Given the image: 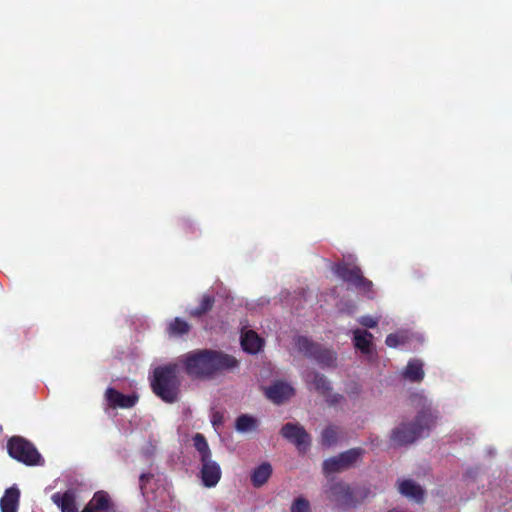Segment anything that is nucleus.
Here are the masks:
<instances>
[{
	"label": "nucleus",
	"instance_id": "obj_1",
	"mask_svg": "<svg viewBox=\"0 0 512 512\" xmlns=\"http://www.w3.org/2000/svg\"><path fill=\"white\" fill-rule=\"evenodd\" d=\"M177 363L193 379H206L217 372L233 369L238 365L235 357L210 349L190 351L180 356Z\"/></svg>",
	"mask_w": 512,
	"mask_h": 512
},
{
	"label": "nucleus",
	"instance_id": "obj_2",
	"mask_svg": "<svg viewBox=\"0 0 512 512\" xmlns=\"http://www.w3.org/2000/svg\"><path fill=\"white\" fill-rule=\"evenodd\" d=\"M179 364L170 362L154 368L150 378L152 392L163 402L173 404L179 401L182 379Z\"/></svg>",
	"mask_w": 512,
	"mask_h": 512
},
{
	"label": "nucleus",
	"instance_id": "obj_3",
	"mask_svg": "<svg viewBox=\"0 0 512 512\" xmlns=\"http://www.w3.org/2000/svg\"><path fill=\"white\" fill-rule=\"evenodd\" d=\"M437 419L431 405L424 404L414 422L401 423L391 431L390 439L396 446H407L429 434Z\"/></svg>",
	"mask_w": 512,
	"mask_h": 512
},
{
	"label": "nucleus",
	"instance_id": "obj_4",
	"mask_svg": "<svg viewBox=\"0 0 512 512\" xmlns=\"http://www.w3.org/2000/svg\"><path fill=\"white\" fill-rule=\"evenodd\" d=\"M333 272L338 278L356 289L359 293L364 294L370 299L374 298L373 283L364 277L359 266L342 261L334 265Z\"/></svg>",
	"mask_w": 512,
	"mask_h": 512
},
{
	"label": "nucleus",
	"instance_id": "obj_5",
	"mask_svg": "<svg viewBox=\"0 0 512 512\" xmlns=\"http://www.w3.org/2000/svg\"><path fill=\"white\" fill-rule=\"evenodd\" d=\"M7 453L12 459L26 466H40L44 464V458L36 446L19 435L12 436L7 440Z\"/></svg>",
	"mask_w": 512,
	"mask_h": 512
},
{
	"label": "nucleus",
	"instance_id": "obj_6",
	"mask_svg": "<svg viewBox=\"0 0 512 512\" xmlns=\"http://www.w3.org/2000/svg\"><path fill=\"white\" fill-rule=\"evenodd\" d=\"M298 351L307 358L313 359L322 367H333L336 362V353L321 344L313 342L306 336H298L295 339Z\"/></svg>",
	"mask_w": 512,
	"mask_h": 512
},
{
	"label": "nucleus",
	"instance_id": "obj_7",
	"mask_svg": "<svg viewBox=\"0 0 512 512\" xmlns=\"http://www.w3.org/2000/svg\"><path fill=\"white\" fill-rule=\"evenodd\" d=\"M364 453L365 450L363 448L357 447L330 457L323 462V472L329 475L348 470L361 461Z\"/></svg>",
	"mask_w": 512,
	"mask_h": 512
},
{
	"label": "nucleus",
	"instance_id": "obj_8",
	"mask_svg": "<svg viewBox=\"0 0 512 512\" xmlns=\"http://www.w3.org/2000/svg\"><path fill=\"white\" fill-rule=\"evenodd\" d=\"M281 436L294 444L299 452L305 453L311 444V437L305 428L297 423L288 422L280 430Z\"/></svg>",
	"mask_w": 512,
	"mask_h": 512
},
{
	"label": "nucleus",
	"instance_id": "obj_9",
	"mask_svg": "<svg viewBox=\"0 0 512 512\" xmlns=\"http://www.w3.org/2000/svg\"><path fill=\"white\" fill-rule=\"evenodd\" d=\"M105 400L110 408L130 409L137 404L139 396L136 393L125 395L115 388L109 387L105 391Z\"/></svg>",
	"mask_w": 512,
	"mask_h": 512
},
{
	"label": "nucleus",
	"instance_id": "obj_10",
	"mask_svg": "<svg viewBox=\"0 0 512 512\" xmlns=\"http://www.w3.org/2000/svg\"><path fill=\"white\" fill-rule=\"evenodd\" d=\"M116 511L114 502L108 492L100 490L94 493L91 500L81 512H113Z\"/></svg>",
	"mask_w": 512,
	"mask_h": 512
},
{
	"label": "nucleus",
	"instance_id": "obj_11",
	"mask_svg": "<svg viewBox=\"0 0 512 512\" xmlns=\"http://www.w3.org/2000/svg\"><path fill=\"white\" fill-rule=\"evenodd\" d=\"M201 479L203 485L207 488L215 487L221 479V468L219 464L212 460V457L201 461Z\"/></svg>",
	"mask_w": 512,
	"mask_h": 512
},
{
	"label": "nucleus",
	"instance_id": "obj_12",
	"mask_svg": "<svg viewBox=\"0 0 512 512\" xmlns=\"http://www.w3.org/2000/svg\"><path fill=\"white\" fill-rule=\"evenodd\" d=\"M329 492L331 500L336 502L339 506L349 507L356 505L352 490L346 483H334L331 485Z\"/></svg>",
	"mask_w": 512,
	"mask_h": 512
},
{
	"label": "nucleus",
	"instance_id": "obj_13",
	"mask_svg": "<svg viewBox=\"0 0 512 512\" xmlns=\"http://www.w3.org/2000/svg\"><path fill=\"white\" fill-rule=\"evenodd\" d=\"M295 393L294 388L286 382L277 381L269 386L266 391V397L275 404H282L290 399Z\"/></svg>",
	"mask_w": 512,
	"mask_h": 512
},
{
	"label": "nucleus",
	"instance_id": "obj_14",
	"mask_svg": "<svg viewBox=\"0 0 512 512\" xmlns=\"http://www.w3.org/2000/svg\"><path fill=\"white\" fill-rule=\"evenodd\" d=\"M51 500L61 512H79L77 492L74 489L56 492L51 496Z\"/></svg>",
	"mask_w": 512,
	"mask_h": 512
},
{
	"label": "nucleus",
	"instance_id": "obj_15",
	"mask_svg": "<svg viewBox=\"0 0 512 512\" xmlns=\"http://www.w3.org/2000/svg\"><path fill=\"white\" fill-rule=\"evenodd\" d=\"M20 501V490L12 486L5 490L0 499L1 512H17Z\"/></svg>",
	"mask_w": 512,
	"mask_h": 512
},
{
	"label": "nucleus",
	"instance_id": "obj_16",
	"mask_svg": "<svg viewBox=\"0 0 512 512\" xmlns=\"http://www.w3.org/2000/svg\"><path fill=\"white\" fill-rule=\"evenodd\" d=\"M399 492L410 499L415 500L418 503L424 500V490L422 487L412 480L406 479L399 483Z\"/></svg>",
	"mask_w": 512,
	"mask_h": 512
},
{
	"label": "nucleus",
	"instance_id": "obj_17",
	"mask_svg": "<svg viewBox=\"0 0 512 512\" xmlns=\"http://www.w3.org/2000/svg\"><path fill=\"white\" fill-rule=\"evenodd\" d=\"M241 346L245 352L258 353L263 347V340L253 330L244 332L241 336Z\"/></svg>",
	"mask_w": 512,
	"mask_h": 512
},
{
	"label": "nucleus",
	"instance_id": "obj_18",
	"mask_svg": "<svg viewBox=\"0 0 512 512\" xmlns=\"http://www.w3.org/2000/svg\"><path fill=\"white\" fill-rule=\"evenodd\" d=\"M305 381L308 384L313 385L314 389L324 396H328L332 390L330 382L327 380V378L318 372L312 371L307 373L305 376Z\"/></svg>",
	"mask_w": 512,
	"mask_h": 512
},
{
	"label": "nucleus",
	"instance_id": "obj_19",
	"mask_svg": "<svg viewBox=\"0 0 512 512\" xmlns=\"http://www.w3.org/2000/svg\"><path fill=\"white\" fill-rule=\"evenodd\" d=\"M273 472L269 462H263L257 466L251 473V483L253 487L260 488L267 483Z\"/></svg>",
	"mask_w": 512,
	"mask_h": 512
},
{
	"label": "nucleus",
	"instance_id": "obj_20",
	"mask_svg": "<svg viewBox=\"0 0 512 512\" xmlns=\"http://www.w3.org/2000/svg\"><path fill=\"white\" fill-rule=\"evenodd\" d=\"M373 335L367 330L356 329L353 331V343L356 349L363 354H370L372 351Z\"/></svg>",
	"mask_w": 512,
	"mask_h": 512
},
{
	"label": "nucleus",
	"instance_id": "obj_21",
	"mask_svg": "<svg viewBox=\"0 0 512 512\" xmlns=\"http://www.w3.org/2000/svg\"><path fill=\"white\" fill-rule=\"evenodd\" d=\"M191 330V325L182 318L176 317L172 319L166 327L169 337L178 338L187 335Z\"/></svg>",
	"mask_w": 512,
	"mask_h": 512
},
{
	"label": "nucleus",
	"instance_id": "obj_22",
	"mask_svg": "<svg viewBox=\"0 0 512 512\" xmlns=\"http://www.w3.org/2000/svg\"><path fill=\"white\" fill-rule=\"evenodd\" d=\"M215 304V297L210 294L202 295L199 305L196 308L190 309L188 314L193 318H200L212 310Z\"/></svg>",
	"mask_w": 512,
	"mask_h": 512
},
{
	"label": "nucleus",
	"instance_id": "obj_23",
	"mask_svg": "<svg viewBox=\"0 0 512 512\" xmlns=\"http://www.w3.org/2000/svg\"><path fill=\"white\" fill-rule=\"evenodd\" d=\"M404 377L412 382H420L424 378L423 364L419 360H411L408 362Z\"/></svg>",
	"mask_w": 512,
	"mask_h": 512
},
{
	"label": "nucleus",
	"instance_id": "obj_24",
	"mask_svg": "<svg viewBox=\"0 0 512 512\" xmlns=\"http://www.w3.org/2000/svg\"><path fill=\"white\" fill-rule=\"evenodd\" d=\"M193 445L200 454V461L212 457L208 442L203 434L196 433L193 436Z\"/></svg>",
	"mask_w": 512,
	"mask_h": 512
},
{
	"label": "nucleus",
	"instance_id": "obj_25",
	"mask_svg": "<svg viewBox=\"0 0 512 512\" xmlns=\"http://www.w3.org/2000/svg\"><path fill=\"white\" fill-rule=\"evenodd\" d=\"M257 425L258 421L256 418L247 414H242L236 419L235 427L239 432H248L255 430Z\"/></svg>",
	"mask_w": 512,
	"mask_h": 512
},
{
	"label": "nucleus",
	"instance_id": "obj_26",
	"mask_svg": "<svg viewBox=\"0 0 512 512\" xmlns=\"http://www.w3.org/2000/svg\"><path fill=\"white\" fill-rule=\"evenodd\" d=\"M338 438V427L330 425L322 431L321 444L326 447H331L338 442Z\"/></svg>",
	"mask_w": 512,
	"mask_h": 512
},
{
	"label": "nucleus",
	"instance_id": "obj_27",
	"mask_svg": "<svg viewBox=\"0 0 512 512\" xmlns=\"http://www.w3.org/2000/svg\"><path fill=\"white\" fill-rule=\"evenodd\" d=\"M291 512H310V503L304 497H298L291 506Z\"/></svg>",
	"mask_w": 512,
	"mask_h": 512
},
{
	"label": "nucleus",
	"instance_id": "obj_28",
	"mask_svg": "<svg viewBox=\"0 0 512 512\" xmlns=\"http://www.w3.org/2000/svg\"><path fill=\"white\" fill-rule=\"evenodd\" d=\"M385 343L388 347L396 348L399 345H402L405 343V337L398 333H391L387 335Z\"/></svg>",
	"mask_w": 512,
	"mask_h": 512
},
{
	"label": "nucleus",
	"instance_id": "obj_29",
	"mask_svg": "<svg viewBox=\"0 0 512 512\" xmlns=\"http://www.w3.org/2000/svg\"><path fill=\"white\" fill-rule=\"evenodd\" d=\"M359 323L366 328H375L378 325V320L371 316H362Z\"/></svg>",
	"mask_w": 512,
	"mask_h": 512
},
{
	"label": "nucleus",
	"instance_id": "obj_30",
	"mask_svg": "<svg viewBox=\"0 0 512 512\" xmlns=\"http://www.w3.org/2000/svg\"><path fill=\"white\" fill-rule=\"evenodd\" d=\"M153 478V475L151 473H142L139 477L140 481V489L142 491V494H144V488L148 481H150Z\"/></svg>",
	"mask_w": 512,
	"mask_h": 512
},
{
	"label": "nucleus",
	"instance_id": "obj_31",
	"mask_svg": "<svg viewBox=\"0 0 512 512\" xmlns=\"http://www.w3.org/2000/svg\"><path fill=\"white\" fill-rule=\"evenodd\" d=\"M222 415H220L219 413H214L213 416H212V424L213 426H218L220 424H222Z\"/></svg>",
	"mask_w": 512,
	"mask_h": 512
},
{
	"label": "nucleus",
	"instance_id": "obj_32",
	"mask_svg": "<svg viewBox=\"0 0 512 512\" xmlns=\"http://www.w3.org/2000/svg\"><path fill=\"white\" fill-rule=\"evenodd\" d=\"M338 398H341V396L340 395H335L334 399L331 400V403H333V404L336 403Z\"/></svg>",
	"mask_w": 512,
	"mask_h": 512
},
{
	"label": "nucleus",
	"instance_id": "obj_33",
	"mask_svg": "<svg viewBox=\"0 0 512 512\" xmlns=\"http://www.w3.org/2000/svg\"><path fill=\"white\" fill-rule=\"evenodd\" d=\"M377 440H378L377 438L375 440H371V444L375 445V441H377Z\"/></svg>",
	"mask_w": 512,
	"mask_h": 512
}]
</instances>
